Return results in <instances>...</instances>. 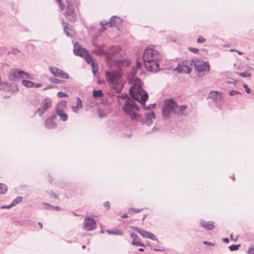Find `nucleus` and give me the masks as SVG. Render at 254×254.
Returning a JSON list of instances; mask_svg holds the SVG:
<instances>
[{"mask_svg":"<svg viewBox=\"0 0 254 254\" xmlns=\"http://www.w3.org/2000/svg\"><path fill=\"white\" fill-rule=\"evenodd\" d=\"M160 56L159 52L153 47H147L144 52L143 59L146 69L151 72L159 70L158 63Z\"/></svg>","mask_w":254,"mask_h":254,"instance_id":"f257e3e1","label":"nucleus"},{"mask_svg":"<svg viewBox=\"0 0 254 254\" xmlns=\"http://www.w3.org/2000/svg\"><path fill=\"white\" fill-rule=\"evenodd\" d=\"M186 109V106H178L172 100H165V107L162 110L163 116L164 118H166L172 114L182 115Z\"/></svg>","mask_w":254,"mask_h":254,"instance_id":"f03ea898","label":"nucleus"},{"mask_svg":"<svg viewBox=\"0 0 254 254\" xmlns=\"http://www.w3.org/2000/svg\"><path fill=\"white\" fill-rule=\"evenodd\" d=\"M67 7L64 12L66 19L71 22H75L77 19V14L76 10L78 11L79 2L77 0H66Z\"/></svg>","mask_w":254,"mask_h":254,"instance_id":"7ed1b4c3","label":"nucleus"},{"mask_svg":"<svg viewBox=\"0 0 254 254\" xmlns=\"http://www.w3.org/2000/svg\"><path fill=\"white\" fill-rule=\"evenodd\" d=\"M106 74L110 87L117 92H120L123 86L120 73L119 72H106Z\"/></svg>","mask_w":254,"mask_h":254,"instance_id":"20e7f679","label":"nucleus"},{"mask_svg":"<svg viewBox=\"0 0 254 254\" xmlns=\"http://www.w3.org/2000/svg\"><path fill=\"white\" fill-rule=\"evenodd\" d=\"M129 92L131 97L139 101L141 104H144L148 99L147 93L143 90L139 84H134L130 89Z\"/></svg>","mask_w":254,"mask_h":254,"instance_id":"39448f33","label":"nucleus"},{"mask_svg":"<svg viewBox=\"0 0 254 254\" xmlns=\"http://www.w3.org/2000/svg\"><path fill=\"white\" fill-rule=\"evenodd\" d=\"M123 109L125 112L129 115L133 120H139L140 116L137 113L139 108L135 105V103L131 100L127 101L123 106Z\"/></svg>","mask_w":254,"mask_h":254,"instance_id":"423d86ee","label":"nucleus"},{"mask_svg":"<svg viewBox=\"0 0 254 254\" xmlns=\"http://www.w3.org/2000/svg\"><path fill=\"white\" fill-rule=\"evenodd\" d=\"M194 70L198 76L201 77L210 70V66L208 62L198 59H193Z\"/></svg>","mask_w":254,"mask_h":254,"instance_id":"0eeeda50","label":"nucleus"},{"mask_svg":"<svg viewBox=\"0 0 254 254\" xmlns=\"http://www.w3.org/2000/svg\"><path fill=\"white\" fill-rule=\"evenodd\" d=\"M74 53L75 55L83 57L88 64H91L93 72L95 73V71L97 70V65L88 55L87 51L77 43L74 45Z\"/></svg>","mask_w":254,"mask_h":254,"instance_id":"6e6552de","label":"nucleus"},{"mask_svg":"<svg viewBox=\"0 0 254 254\" xmlns=\"http://www.w3.org/2000/svg\"><path fill=\"white\" fill-rule=\"evenodd\" d=\"M24 77L30 78L28 73L21 69L12 68L10 70L9 74V78L10 80L14 81H19L21 79Z\"/></svg>","mask_w":254,"mask_h":254,"instance_id":"1a4fd4ad","label":"nucleus"},{"mask_svg":"<svg viewBox=\"0 0 254 254\" xmlns=\"http://www.w3.org/2000/svg\"><path fill=\"white\" fill-rule=\"evenodd\" d=\"M193 60H183L181 64H179L177 68L175 69L179 73H189L192 69Z\"/></svg>","mask_w":254,"mask_h":254,"instance_id":"9d476101","label":"nucleus"},{"mask_svg":"<svg viewBox=\"0 0 254 254\" xmlns=\"http://www.w3.org/2000/svg\"><path fill=\"white\" fill-rule=\"evenodd\" d=\"M83 227L87 231H92L96 228V223L91 217H86L84 220Z\"/></svg>","mask_w":254,"mask_h":254,"instance_id":"9b49d317","label":"nucleus"},{"mask_svg":"<svg viewBox=\"0 0 254 254\" xmlns=\"http://www.w3.org/2000/svg\"><path fill=\"white\" fill-rule=\"evenodd\" d=\"M52 106V101L49 98H45L41 104V108L37 110L39 116H42L44 112Z\"/></svg>","mask_w":254,"mask_h":254,"instance_id":"f8f14e48","label":"nucleus"},{"mask_svg":"<svg viewBox=\"0 0 254 254\" xmlns=\"http://www.w3.org/2000/svg\"><path fill=\"white\" fill-rule=\"evenodd\" d=\"M49 70L55 76L64 79H68L69 77L66 73L63 72L61 69L57 67H50Z\"/></svg>","mask_w":254,"mask_h":254,"instance_id":"ddd939ff","label":"nucleus"},{"mask_svg":"<svg viewBox=\"0 0 254 254\" xmlns=\"http://www.w3.org/2000/svg\"><path fill=\"white\" fill-rule=\"evenodd\" d=\"M55 118V116H52L46 119L45 121V127L49 129L56 128L57 127V124L54 121Z\"/></svg>","mask_w":254,"mask_h":254,"instance_id":"4468645a","label":"nucleus"},{"mask_svg":"<svg viewBox=\"0 0 254 254\" xmlns=\"http://www.w3.org/2000/svg\"><path fill=\"white\" fill-rule=\"evenodd\" d=\"M200 226L207 230H212L215 227V222L212 221L201 220L200 222Z\"/></svg>","mask_w":254,"mask_h":254,"instance_id":"2eb2a0df","label":"nucleus"},{"mask_svg":"<svg viewBox=\"0 0 254 254\" xmlns=\"http://www.w3.org/2000/svg\"><path fill=\"white\" fill-rule=\"evenodd\" d=\"M118 19L117 17H112L109 22L102 21L101 25L103 27L102 31H104L106 28L105 27V26H107L109 27H112L116 25V20Z\"/></svg>","mask_w":254,"mask_h":254,"instance_id":"dca6fc26","label":"nucleus"},{"mask_svg":"<svg viewBox=\"0 0 254 254\" xmlns=\"http://www.w3.org/2000/svg\"><path fill=\"white\" fill-rule=\"evenodd\" d=\"M136 231L141 235V236L145 238H152L154 236L153 234L149 233L142 229H136Z\"/></svg>","mask_w":254,"mask_h":254,"instance_id":"f3484780","label":"nucleus"},{"mask_svg":"<svg viewBox=\"0 0 254 254\" xmlns=\"http://www.w3.org/2000/svg\"><path fill=\"white\" fill-rule=\"evenodd\" d=\"M121 51V48L119 46H112L108 51L109 55H114L119 53Z\"/></svg>","mask_w":254,"mask_h":254,"instance_id":"a211bd4d","label":"nucleus"},{"mask_svg":"<svg viewBox=\"0 0 254 254\" xmlns=\"http://www.w3.org/2000/svg\"><path fill=\"white\" fill-rule=\"evenodd\" d=\"M145 117L146 118V122L148 124H151L152 122V120L155 118V114L152 112H150L149 113H146L145 114Z\"/></svg>","mask_w":254,"mask_h":254,"instance_id":"6ab92c4d","label":"nucleus"},{"mask_svg":"<svg viewBox=\"0 0 254 254\" xmlns=\"http://www.w3.org/2000/svg\"><path fill=\"white\" fill-rule=\"evenodd\" d=\"M82 107L81 101L79 97H77L76 105L75 106H72V110L74 112L77 113Z\"/></svg>","mask_w":254,"mask_h":254,"instance_id":"aec40b11","label":"nucleus"},{"mask_svg":"<svg viewBox=\"0 0 254 254\" xmlns=\"http://www.w3.org/2000/svg\"><path fill=\"white\" fill-rule=\"evenodd\" d=\"M220 96L221 93L216 91H211L209 93V98L214 101H216L218 97Z\"/></svg>","mask_w":254,"mask_h":254,"instance_id":"412c9836","label":"nucleus"},{"mask_svg":"<svg viewBox=\"0 0 254 254\" xmlns=\"http://www.w3.org/2000/svg\"><path fill=\"white\" fill-rule=\"evenodd\" d=\"M22 199H23V198L22 197L18 196L14 200H13L12 203L9 206H3V207H2L1 208H9L15 205V204H17L21 202L22 201Z\"/></svg>","mask_w":254,"mask_h":254,"instance_id":"4be33fe9","label":"nucleus"},{"mask_svg":"<svg viewBox=\"0 0 254 254\" xmlns=\"http://www.w3.org/2000/svg\"><path fill=\"white\" fill-rule=\"evenodd\" d=\"M57 113L63 121L65 122L67 120V115L62 111L57 110Z\"/></svg>","mask_w":254,"mask_h":254,"instance_id":"5701e85b","label":"nucleus"},{"mask_svg":"<svg viewBox=\"0 0 254 254\" xmlns=\"http://www.w3.org/2000/svg\"><path fill=\"white\" fill-rule=\"evenodd\" d=\"M22 83L24 86L27 88H32L34 86V83L29 80H23Z\"/></svg>","mask_w":254,"mask_h":254,"instance_id":"b1692460","label":"nucleus"},{"mask_svg":"<svg viewBox=\"0 0 254 254\" xmlns=\"http://www.w3.org/2000/svg\"><path fill=\"white\" fill-rule=\"evenodd\" d=\"M107 232L109 234L122 235L123 234L121 230L116 229H113L112 230H107Z\"/></svg>","mask_w":254,"mask_h":254,"instance_id":"393cba45","label":"nucleus"},{"mask_svg":"<svg viewBox=\"0 0 254 254\" xmlns=\"http://www.w3.org/2000/svg\"><path fill=\"white\" fill-rule=\"evenodd\" d=\"M93 96L94 97H102L103 96V94L101 90H93Z\"/></svg>","mask_w":254,"mask_h":254,"instance_id":"a878e982","label":"nucleus"},{"mask_svg":"<svg viewBox=\"0 0 254 254\" xmlns=\"http://www.w3.org/2000/svg\"><path fill=\"white\" fill-rule=\"evenodd\" d=\"M131 243L133 245L144 247V244L140 242V239H133Z\"/></svg>","mask_w":254,"mask_h":254,"instance_id":"bb28decb","label":"nucleus"},{"mask_svg":"<svg viewBox=\"0 0 254 254\" xmlns=\"http://www.w3.org/2000/svg\"><path fill=\"white\" fill-rule=\"evenodd\" d=\"M7 189L6 185L0 184V193L4 194L7 191Z\"/></svg>","mask_w":254,"mask_h":254,"instance_id":"cd10ccee","label":"nucleus"},{"mask_svg":"<svg viewBox=\"0 0 254 254\" xmlns=\"http://www.w3.org/2000/svg\"><path fill=\"white\" fill-rule=\"evenodd\" d=\"M142 210V209L140 208H130L128 210V213L130 214H132L134 213H138Z\"/></svg>","mask_w":254,"mask_h":254,"instance_id":"c85d7f7f","label":"nucleus"},{"mask_svg":"<svg viewBox=\"0 0 254 254\" xmlns=\"http://www.w3.org/2000/svg\"><path fill=\"white\" fill-rule=\"evenodd\" d=\"M64 31L67 36H71L72 35V31L71 29H70V28L67 26L64 27Z\"/></svg>","mask_w":254,"mask_h":254,"instance_id":"c756f323","label":"nucleus"},{"mask_svg":"<svg viewBox=\"0 0 254 254\" xmlns=\"http://www.w3.org/2000/svg\"><path fill=\"white\" fill-rule=\"evenodd\" d=\"M241 246L240 244L238 245H232L229 247V249L231 251H234L238 250Z\"/></svg>","mask_w":254,"mask_h":254,"instance_id":"7c9ffc66","label":"nucleus"},{"mask_svg":"<svg viewBox=\"0 0 254 254\" xmlns=\"http://www.w3.org/2000/svg\"><path fill=\"white\" fill-rule=\"evenodd\" d=\"M206 41V39L202 36H199L197 39V42L198 43H203L204 42H205Z\"/></svg>","mask_w":254,"mask_h":254,"instance_id":"2f4dec72","label":"nucleus"},{"mask_svg":"<svg viewBox=\"0 0 254 254\" xmlns=\"http://www.w3.org/2000/svg\"><path fill=\"white\" fill-rule=\"evenodd\" d=\"M56 0L58 3L59 6L61 8V9L62 10H63L64 9V5L63 3L62 0Z\"/></svg>","mask_w":254,"mask_h":254,"instance_id":"473e14b6","label":"nucleus"},{"mask_svg":"<svg viewBox=\"0 0 254 254\" xmlns=\"http://www.w3.org/2000/svg\"><path fill=\"white\" fill-rule=\"evenodd\" d=\"M240 76L243 77H250L251 74L247 72H241L238 73Z\"/></svg>","mask_w":254,"mask_h":254,"instance_id":"72a5a7b5","label":"nucleus"},{"mask_svg":"<svg viewBox=\"0 0 254 254\" xmlns=\"http://www.w3.org/2000/svg\"><path fill=\"white\" fill-rule=\"evenodd\" d=\"M189 50L191 51V52L194 53V54H197L198 53V49L197 48H190L189 47Z\"/></svg>","mask_w":254,"mask_h":254,"instance_id":"f704fd0d","label":"nucleus"},{"mask_svg":"<svg viewBox=\"0 0 254 254\" xmlns=\"http://www.w3.org/2000/svg\"><path fill=\"white\" fill-rule=\"evenodd\" d=\"M43 205H44V208H45L46 209L52 210L53 206L51 205L50 204L47 203H43Z\"/></svg>","mask_w":254,"mask_h":254,"instance_id":"c9c22d12","label":"nucleus"},{"mask_svg":"<svg viewBox=\"0 0 254 254\" xmlns=\"http://www.w3.org/2000/svg\"><path fill=\"white\" fill-rule=\"evenodd\" d=\"M58 95L59 97H67L68 95L63 92H59L58 93Z\"/></svg>","mask_w":254,"mask_h":254,"instance_id":"e433bc0d","label":"nucleus"},{"mask_svg":"<svg viewBox=\"0 0 254 254\" xmlns=\"http://www.w3.org/2000/svg\"><path fill=\"white\" fill-rule=\"evenodd\" d=\"M154 250L155 251H158V252H163L165 251V248L163 247H161L159 248L156 247L154 248Z\"/></svg>","mask_w":254,"mask_h":254,"instance_id":"4c0bfd02","label":"nucleus"},{"mask_svg":"<svg viewBox=\"0 0 254 254\" xmlns=\"http://www.w3.org/2000/svg\"><path fill=\"white\" fill-rule=\"evenodd\" d=\"M249 254H254V246L253 247H250L248 250Z\"/></svg>","mask_w":254,"mask_h":254,"instance_id":"58836bf2","label":"nucleus"},{"mask_svg":"<svg viewBox=\"0 0 254 254\" xmlns=\"http://www.w3.org/2000/svg\"><path fill=\"white\" fill-rule=\"evenodd\" d=\"M239 92L237 91L236 90H231L229 92V95L230 96L235 95L236 94H238Z\"/></svg>","mask_w":254,"mask_h":254,"instance_id":"ea45409f","label":"nucleus"},{"mask_svg":"<svg viewBox=\"0 0 254 254\" xmlns=\"http://www.w3.org/2000/svg\"><path fill=\"white\" fill-rule=\"evenodd\" d=\"M104 206L107 209H109L110 207V203L109 201H106L104 203Z\"/></svg>","mask_w":254,"mask_h":254,"instance_id":"a19ab883","label":"nucleus"},{"mask_svg":"<svg viewBox=\"0 0 254 254\" xmlns=\"http://www.w3.org/2000/svg\"><path fill=\"white\" fill-rule=\"evenodd\" d=\"M244 88L245 89L246 92L248 93H250L251 92L250 89L248 87L247 84H244L243 85Z\"/></svg>","mask_w":254,"mask_h":254,"instance_id":"79ce46f5","label":"nucleus"},{"mask_svg":"<svg viewBox=\"0 0 254 254\" xmlns=\"http://www.w3.org/2000/svg\"><path fill=\"white\" fill-rule=\"evenodd\" d=\"M203 244H205L206 245L209 246H213L214 245V244L213 243L209 242H208V241H203Z\"/></svg>","mask_w":254,"mask_h":254,"instance_id":"37998d69","label":"nucleus"},{"mask_svg":"<svg viewBox=\"0 0 254 254\" xmlns=\"http://www.w3.org/2000/svg\"><path fill=\"white\" fill-rule=\"evenodd\" d=\"M41 84H39V83H34V86L33 87H35V88H39V87H40L41 86Z\"/></svg>","mask_w":254,"mask_h":254,"instance_id":"c03bdc74","label":"nucleus"},{"mask_svg":"<svg viewBox=\"0 0 254 254\" xmlns=\"http://www.w3.org/2000/svg\"><path fill=\"white\" fill-rule=\"evenodd\" d=\"M52 210H60V208L59 206H53L52 207Z\"/></svg>","mask_w":254,"mask_h":254,"instance_id":"a18cd8bd","label":"nucleus"},{"mask_svg":"<svg viewBox=\"0 0 254 254\" xmlns=\"http://www.w3.org/2000/svg\"><path fill=\"white\" fill-rule=\"evenodd\" d=\"M128 216L127 214H123V215L121 216V217L122 218H127Z\"/></svg>","mask_w":254,"mask_h":254,"instance_id":"49530a36","label":"nucleus"},{"mask_svg":"<svg viewBox=\"0 0 254 254\" xmlns=\"http://www.w3.org/2000/svg\"><path fill=\"white\" fill-rule=\"evenodd\" d=\"M223 240V241L226 243H228L229 242V240L230 239H222Z\"/></svg>","mask_w":254,"mask_h":254,"instance_id":"de8ad7c7","label":"nucleus"},{"mask_svg":"<svg viewBox=\"0 0 254 254\" xmlns=\"http://www.w3.org/2000/svg\"><path fill=\"white\" fill-rule=\"evenodd\" d=\"M130 236L132 238H135V237H136L137 236L135 235V234H131L130 235Z\"/></svg>","mask_w":254,"mask_h":254,"instance_id":"09e8293b","label":"nucleus"},{"mask_svg":"<svg viewBox=\"0 0 254 254\" xmlns=\"http://www.w3.org/2000/svg\"><path fill=\"white\" fill-rule=\"evenodd\" d=\"M38 225H39L40 229H42L43 226H42V223L41 222H39Z\"/></svg>","mask_w":254,"mask_h":254,"instance_id":"8fccbe9b","label":"nucleus"},{"mask_svg":"<svg viewBox=\"0 0 254 254\" xmlns=\"http://www.w3.org/2000/svg\"><path fill=\"white\" fill-rule=\"evenodd\" d=\"M141 64H140V63H138L137 64V66L138 68H139V67L141 66Z\"/></svg>","mask_w":254,"mask_h":254,"instance_id":"3c124183","label":"nucleus"},{"mask_svg":"<svg viewBox=\"0 0 254 254\" xmlns=\"http://www.w3.org/2000/svg\"><path fill=\"white\" fill-rule=\"evenodd\" d=\"M138 250L139 251H140V252H143V251H144V249H143V248H139V249H138Z\"/></svg>","mask_w":254,"mask_h":254,"instance_id":"603ef678","label":"nucleus"},{"mask_svg":"<svg viewBox=\"0 0 254 254\" xmlns=\"http://www.w3.org/2000/svg\"><path fill=\"white\" fill-rule=\"evenodd\" d=\"M237 53H238L239 55H242V54H243V53H242V52H240V51H237Z\"/></svg>","mask_w":254,"mask_h":254,"instance_id":"864d4df0","label":"nucleus"},{"mask_svg":"<svg viewBox=\"0 0 254 254\" xmlns=\"http://www.w3.org/2000/svg\"><path fill=\"white\" fill-rule=\"evenodd\" d=\"M231 240L232 241H234V242H236L237 239H231Z\"/></svg>","mask_w":254,"mask_h":254,"instance_id":"5fc2aeb1","label":"nucleus"},{"mask_svg":"<svg viewBox=\"0 0 254 254\" xmlns=\"http://www.w3.org/2000/svg\"><path fill=\"white\" fill-rule=\"evenodd\" d=\"M82 247L83 249H84L85 248V245H83Z\"/></svg>","mask_w":254,"mask_h":254,"instance_id":"6e6d98bb","label":"nucleus"},{"mask_svg":"<svg viewBox=\"0 0 254 254\" xmlns=\"http://www.w3.org/2000/svg\"><path fill=\"white\" fill-rule=\"evenodd\" d=\"M230 237H231V238H232V234L230 235Z\"/></svg>","mask_w":254,"mask_h":254,"instance_id":"4d7b16f0","label":"nucleus"},{"mask_svg":"<svg viewBox=\"0 0 254 254\" xmlns=\"http://www.w3.org/2000/svg\"><path fill=\"white\" fill-rule=\"evenodd\" d=\"M152 240H155V241H157V239H152Z\"/></svg>","mask_w":254,"mask_h":254,"instance_id":"13d9d810","label":"nucleus"},{"mask_svg":"<svg viewBox=\"0 0 254 254\" xmlns=\"http://www.w3.org/2000/svg\"><path fill=\"white\" fill-rule=\"evenodd\" d=\"M230 51H234L235 50H232H232H231Z\"/></svg>","mask_w":254,"mask_h":254,"instance_id":"bf43d9fd","label":"nucleus"}]
</instances>
